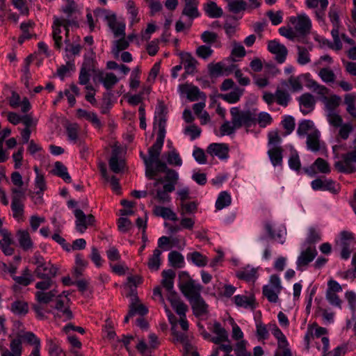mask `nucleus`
Here are the masks:
<instances>
[{
    "label": "nucleus",
    "mask_w": 356,
    "mask_h": 356,
    "mask_svg": "<svg viewBox=\"0 0 356 356\" xmlns=\"http://www.w3.org/2000/svg\"><path fill=\"white\" fill-rule=\"evenodd\" d=\"M320 132L318 130H312L307 136V147L312 152H316L321 149Z\"/></svg>",
    "instance_id": "obj_26"
},
{
    "label": "nucleus",
    "mask_w": 356,
    "mask_h": 356,
    "mask_svg": "<svg viewBox=\"0 0 356 356\" xmlns=\"http://www.w3.org/2000/svg\"><path fill=\"white\" fill-rule=\"evenodd\" d=\"M74 215L76 218V229L80 234L84 233L88 226H92L95 224V218L94 216L92 214L86 216L84 212L79 209L74 210Z\"/></svg>",
    "instance_id": "obj_9"
},
{
    "label": "nucleus",
    "mask_w": 356,
    "mask_h": 356,
    "mask_svg": "<svg viewBox=\"0 0 356 356\" xmlns=\"http://www.w3.org/2000/svg\"><path fill=\"white\" fill-rule=\"evenodd\" d=\"M16 236L19 247L24 251H29L33 249V242L31 238L30 234L27 230L19 229L17 232Z\"/></svg>",
    "instance_id": "obj_24"
},
{
    "label": "nucleus",
    "mask_w": 356,
    "mask_h": 356,
    "mask_svg": "<svg viewBox=\"0 0 356 356\" xmlns=\"http://www.w3.org/2000/svg\"><path fill=\"white\" fill-rule=\"evenodd\" d=\"M297 63L300 65H306L311 62L309 50L302 46L297 45Z\"/></svg>",
    "instance_id": "obj_51"
},
{
    "label": "nucleus",
    "mask_w": 356,
    "mask_h": 356,
    "mask_svg": "<svg viewBox=\"0 0 356 356\" xmlns=\"http://www.w3.org/2000/svg\"><path fill=\"white\" fill-rule=\"evenodd\" d=\"M341 101V97L337 95H332L330 97H324V98L322 99V102L325 104L327 113L335 112Z\"/></svg>",
    "instance_id": "obj_47"
},
{
    "label": "nucleus",
    "mask_w": 356,
    "mask_h": 356,
    "mask_svg": "<svg viewBox=\"0 0 356 356\" xmlns=\"http://www.w3.org/2000/svg\"><path fill=\"white\" fill-rule=\"evenodd\" d=\"M184 2L185 6L181 13L182 15L186 16L191 21L200 15L197 8L198 0H186Z\"/></svg>",
    "instance_id": "obj_20"
},
{
    "label": "nucleus",
    "mask_w": 356,
    "mask_h": 356,
    "mask_svg": "<svg viewBox=\"0 0 356 356\" xmlns=\"http://www.w3.org/2000/svg\"><path fill=\"white\" fill-rule=\"evenodd\" d=\"M75 24V20L64 19V17H54L52 24V38L54 42V48L60 50L63 47V38L61 35V27L65 31L66 38H68L69 27Z\"/></svg>",
    "instance_id": "obj_3"
},
{
    "label": "nucleus",
    "mask_w": 356,
    "mask_h": 356,
    "mask_svg": "<svg viewBox=\"0 0 356 356\" xmlns=\"http://www.w3.org/2000/svg\"><path fill=\"white\" fill-rule=\"evenodd\" d=\"M193 314L196 316H202L207 314L208 305L205 303L201 296L190 300Z\"/></svg>",
    "instance_id": "obj_27"
},
{
    "label": "nucleus",
    "mask_w": 356,
    "mask_h": 356,
    "mask_svg": "<svg viewBox=\"0 0 356 356\" xmlns=\"http://www.w3.org/2000/svg\"><path fill=\"white\" fill-rule=\"evenodd\" d=\"M282 289V286L279 276L272 275L270 277L269 283L263 286L262 293L268 302L277 303L279 302V295Z\"/></svg>",
    "instance_id": "obj_4"
},
{
    "label": "nucleus",
    "mask_w": 356,
    "mask_h": 356,
    "mask_svg": "<svg viewBox=\"0 0 356 356\" xmlns=\"http://www.w3.org/2000/svg\"><path fill=\"white\" fill-rule=\"evenodd\" d=\"M268 330L277 341V346L279 348H284L289 346V342L286 336L275 323H270L268 325Z\"/></svg>",
    "instance_id": "obj_31"
},
{
    "label": "nucleus",
    "mask_w": 356,
    "mask_h": 356,
    "mask_svg": "<svg viewBox=\"0 0 356 356\" xmlns=\"http://www.w3.org/2000/svg\"><path fill=\"white\" fill-rule=\"evenodd\" d=\"M229 10L234 14H238L241 11H244L250 8V4L248 5L245 0H229L228 2Z\"/></svg>",
    "instance_id": "obj_49"
},
{
    "label": "nucleus",
    "mask_w": 356,
    "mask_h": 356,
    "mask_svg": "<svg viewBox=\"0 0 356 356\" xmlns=\"http://www.w3.org/2000/svg\"><path fill=\"white\" fill-rule=\"evenodd\" d=\"M265 229L269 237L277 241L278 243L283 244L285 241L286 232L284 230H275L273 225L268 222L265 224Z\"/></svg>",
    "instance_id": "obj_37"
},
{
    "label": "nucleus",
    "mask_w": 356,
    "mask_h": 356,
    "mask_svg": "<svg viewBox=\"0 0 356 356\" xmlns=\"http://www.w3.org/2000/svg\"><path fill=\"white\" fill-rule=\"evenodd\" d=\"M153 213L156 216L161 217L165 220L172 221H177V214L169 207H163L161 205H154L153 207Z\"/></svg>",
    "instance_id": "obj_30"
},
{
    "label": "nucleus",
    "mask_w": 356,
    "mask_h": 356,
    "mask_svg": "<svg viewBox=\"0 0 356 356\" xmlns=\"http://www.w3.org/2000/svg\"><path fill=\"white\" fill-rule=\"evenodd\" d=\"M314 123L312 120H305L300 122L298 124L297 134L299 136H305L309 133V131L313 128Z\"/></svg>",
    "instance_id": "obj_63"
},
{
    "label": "nucleus",
    "mask_w": 356,
    "mask_h": 356,
    "mask_svg": "<svg viewBox=\"0 0 356 356\" xmlns=\"http://www.w3.org/2000/svg\"><path fill=\"white\" fill-rule=\"evenodd\" d=\"M197 209V204L195 202H184L180 203V214L184 216L186 215L194 214Z\"/></svg>",
    "instance_id": "obj_60"
},
{
    "label": "nucleus",
    "mask_w": 356,
    "mask_h": 356,
    "mask_svg": "<svg viewBox=\"0 0 356 356\" xmlns=\"http://www.w3.org/2000/svg\"><path fill=\"white\" fill-rule=\"evenodd\" d=\"M175 277V273L174 270L170 269L163 270L162 272V281L161 284L163 287L165 289L168 293V296L172 294L177 293L174 291V279Z\"/></svg>",
    "instance_id": "obj_22"
},
{
    "label": "nucleus",
    "mask_w": 356,
    "mask_h": 356,
    "mask_svg": "<svg viewBox=\"0 0 356 356\" xmlns=\"http://www.w3.org/2000/svg\"><path fill=\"white\" fill-rule=\"evenodd\" d=\"M317 255V251L315 247H309L302 251L297 259V268L300 269L302 266H307Z\"/></svg>",
    "instance_id": "obj_18"
},
{
    "label": "nucleus",
    "mask_w": 356,
    "mask_h": 356,
    "mask_svg": "<svg viewBox=\"0 0 356 356\" xmlns=\"http://www.w3.org/2000/svg\"><path fill=\"white\" fill-rule=\"evenodd\" d=\"M81 68L92 72L95 75V77H96L99 70L97 67V63L95 60V54L92 50H91V54L89 56H85Z\"/></svg>",
    "instance_id": "obj_39"
},
{
    "label": "nucleus",
    "mask_w": 356,
    "mask_h": 356,
    "mask_svg": "<svg viewBox=\"0 0 356 356\" xmlns=\"http://www.w3.org/2000/svg\"><path fill=\"white\" fill-rule=\"evenodd\" d=\"M187 260L198 267H204L207 265V257L197 251L189 252L186 255Z\"/></svg>",
    "instance_id": "obj_40"
},
{
    "label": "nucleus",
    "mask_w": 356,
    "mask_h": 356,
    "mask_svg": "<svg viewBox=\"0 0 356 356\" xmlns=\"http://www.w3.org/2000/svg\"><path fill=\"white\" fill-rule=\"evenodd\" d=\"M300 110L303 115H307L311 113L315 107L316 100L314 97L309 93H303L298 98Z\"/></svg>",
    "instance_id": "obj_15"
},
{
    "label": "nucleus",
    "mask_w": 356,
    "mask_h": 356,
    "mask_svg": "<svg viewBox=\"0 0 356 356\" xmlns=\"http://www.w3.org/2000/svg\"><path fill=\"white\" fill-rule=\"evenodd\" d=\"M207 152L212 156H217L221 160L229 157V148L224 143H211L207 147Z\"/></svg>",
    "instance_id": "obj_16"
},
{
    "label": "nucleus",
    "mask_w": 356,
    "mask_h": 356,
    "mask_svg": "<svg viewBox=\"0 0 356 356\" xmlns=\"http://www.w3.org/2000/svg\"><path fill=\"white\" fill-rule=\"evenodd\" d=\"M232 203L230 194L227 191H221L216 201L215 207L217 210H222L229 207Z\"/></svg>",
    "instance_id": "obj_50"
},
{
    "label": "nucleus",
    "mask_w": 356,
    "mask_h": 356,
    "mask_svg": "<svg viewBox=\"0 0 356 356\" xmlns=\"http://www.w3.org/2000/svg\"><path fill=\"white\" fill-rule=\"evenodd\" d=\"M290 22L292 24L295 31L300 35H306L310 33L312 21L305 13L291 17Z\"/></svg>",
    "instance_id": "obj_8"
},
{
    "label": "nucleus",
    "mask_w": 356,
    "mask_h": 356,
    "mask_svg": "<svg viewBox=\"0 0 356 356\" xmlns=\"http://www.w3.org/2000/svg\"><path fill=\"white\" fill-rule=\"evenodd\" d=\"M230 113L232 121L238 128L242 126L250 127L257 122L256 115L250 111H239L237 107L232 108Z\"/></svg>",
    "instance_id": "obj_6"
},
{
    "label": "nucleus",
    "mask_w": 356,
    "mask_h": 356,
    "mask_svg": "<svg viewBox=\"0 0 356 356\" xmlns=\"http://www.w3.org/2000/svg\"><path fill=\"white\" fill-rule=\"evenodd\" d=\"M328 18L332 25L331 35H337V33H339L340 29L342 27V24L339 17V10L334 6H330L328 12Z\"/></svg>",
    "instance_id": "obj_23"
},
{
    "label": "nucleus",
    "mask_w": 356,
    "mask_h": 356,
    "mask_svg": "<svg viewBox=\"0 0 356 356\" xmlns=\"http://www.w3.org/2000/svg\"><path fill=\"white\" fill-rule=\"evenodd\" d=\"M276 102L282 106H287L290 102L291 97L290 94L282 89H277L275 91Z\"/></svg>",
    "instance_id": "obj_61"
},
{
    "label": "nucleus",
    "mask_w": 356,
    "mask_h": 356,
    "mask_svg": "<svg viewBox=\"0 0 356 356\" xmlns=\"http://www.w3.org/2000/svg\"><path fill=\"white\" fill-rule=\"evenodd\" d=\"M168 300L170 301L172 307L179 316V317L186 316L187 306L182 301H181L177 293H172L168 296Z\"/></svg>",
    "instance_id": "obj_28"
},
{
    "label": "nucleus",
    "mask_w": 356,
    "mask_h": 356,
    "mask_svg": "<svg viewBox=\"0 0 356 356\" xmlns=\"http://www.w3.org/2000/svg\"><path fill=\"white\" fill-rule=\"evenodd\" d=\"M306 4L309 8L321 7L320 10L315 11L316 18L320 26L325 30H327V24L325 19V10L328 6V0H307Z\"/></svg>",
    "instance_id": "obj_10"
},
{
    "label": "nucleus",
    "mask_w": 356,
    "mask_h": 356,
    "mask_svg": "<svg viewBox=\"0 0 356 356\" xmlns=\"http://www.w3.org/2000/svg\"><path fill=\"white\" fill-rule=\"evenodd\" d=\"M95 15L104 18L115 37H124L125 24L118 22L115 14L108 13L106 10H96Z\"/></svg>",
    "instance_id": "obj_5"
},
{
    "label": "nucleus",
    "mask_w": 356,
    "mask_h": 356,
    "mask_svg": "<svg viewBox=\"0 0 356 356\" xmlns=\"http://www.w3.org/2000/svg\"><path fill=\"white\" fill-rule=\"evenodd\" d=\"M212 332L216 336L212 337L211 341L216 343L220 344L223 341H228V334L226 330L222 327L221 324L218 322H215L213 325Z\"/></svg>",
    "instance_id": "obj_29"
},
{
    "label": "nucleus",
    "mask_w": 356,
    "mask_h": 356,
    "mask_svg": "<svg viewBox=\"0 0 356 356\" xmlns=\"http://www.w3.org/2000/svg\"><path fill=\"white\" fill-rule=\"evenodd\" d=\"M96 78L99 79L106 90L111 89L118 81L119 79L113 72L104 73L102 70H98ZM95 80V77H94Z\"/></svg>",
    "instance_id": "obj_19"
},
{
    "label": "nucleus",
    "mask_w": 356,
    "mask_h": 356,
    "mask_svg": "<svg viewBox=\"0 0 356 356\" xmlns=\"http://www.w3.org/2000/svg\"><path fill=\"white\" fill-rule=\"evenodd\" d=\"M166 121L165 108L163 105H159L156 108L154 117V124H157L159 128L157 137L154 145L149 148V157L147 158V162L149 163L152 161L157 160L159 161L165 137Z\"/></svg>",
    "instance_id": "obj_2"
},
{
    "label": "nucleus",
    "mask_w": 356,
    "mask_h": 356,
    "mask_svg": "<svg viewBox=\"0 0 356 356\" xmlns=\"http://www.w3.org/2000/svg\"><path fill=\"white\" fill-rule=\"evenodd\" d=\"M213 53V50L211 49V46L207 44L199 46L195 51L196 55L204 60H207L212 56Z\"/></svg>",
    "instance_id": "obj_64"
},
{
    "label": "nucleus",
    "mask_w": 356,
    "mask_h": 356,
    "mask_svg": "<svg viewBox=\"0 0 356 356\" xmlns=\"http://www.w3.org/2000/svg\"><path fill=\"white\" fill-rule=\"evenodd\" d=\"M126 8L128 14L129 15L130 22L132 24L138 22L139 18L138 17V10L136 7L135 3L132 0H125Z\"/></svg>",
    "instance_id": "obj_57"
},
{
    "label": "nucleus",
    "mask_w": 356,
    "mask_h": 356,
    "mask_svg": "<svg viewBox=\"0 0 356 356\" xmlns=\"http://www.w3.org/2000/svg\"><path fill=\"white\" fill-rule=\"evenodd\" d=\"M58 272V268L51 263H44L36 266L34 274L38 278L54 277Z\"/></svg>",
    "instance_id": "obj_17"
},
{
    "label": "nucleus",
    "mask_w": 356,
    "mask_h": 356,
    "mask_svg": "<svg viewBox=\"0 0 356 356\" xmlns=\"http://www.w3.org/2000/svg\"><path fill=\"white\" fill-rule=\"evenodd\" d=\"M243 92L244 89L236 86L231 92L221 95V98L229 104H235L240 100Z\"/></svg>",
    "instance_id": "obj_45"
},
{
    "label": "nucleus",
    "mask_w": 356,
    "mask_h": 356,
    "mask_svg": "<svg viewBox=\"0 0 356 356\" xmlns=\"http://www.w3.org/2000/svg\"><path fill=\"white\" fill-rule=\"evenodd\" d=\"M145 174L154 180L149 184V195L152 196V202H156L160 204H168L172 201L170 193L175 190L179 180L177 171L167 167L165 163L159 159L151 163L145 158Z\"/></svg>",
    "instance_id": "obj_1"
},
{
    "label": "nucleus",
    "mask_w": 356,
    "mask_h": 356,
    "mask_svg": "<svg viewBox=\"0 0 356 356\" xmlns=\"http://www.w3.org/2000/svg\"><path fill=\"white\" fill-rule=\"evenodd\" d=\"M111 170L115 173H119L124 168V160L120 147L115 146L112 149L111 156L108 161Z\"/></svg>",
    "instance_id": "obj_13"
},
{
    "label": "nucleus",
    "mask_w": 356,
    "mask_h": 356,
    "mask_svg": "<svg viewBox=\"0 0 356 356\" xmlns=\"http://www.w3.org/2000/svg\"><path fill=\"white\" fill-rule=\"evenodd\" d=\"M311 186L314 191H327L333 194H337L340 191L339 184L330 179H315L311 182Z\"/></svg>",
    "instance_id": "obj_11"
},
{
    "label": "nucleus",
    "mask_w": 356,
    "mask_h": 356,
    "mask_svg": "<svg viewBox=\"0 0 356 356\" xmlns=\"http://www.w3.org/2000/svg\"><path fill=\"white\" fill-rule=\"evenodd\" d=\"M236 277L240 280L254 282L258 277L257 268L246 266L236 272Z\"/></svg>",
    "instance_id": "obj_34"
},
{
    "label": "nucleus",
    "mask_w": 356,
    "mask_h": 356,
    "mask_svg": "<svg viewBox=\"0 0 356 356\" xmlns=\"http://www.w3.org/2000/svg\"><path fill=\"white\" fill-rule=\"evenodd\" d=\"M179 56L181 63L184 65L185 72L188 74H193L196 71L197 60L190 53L181 52Z\"/></svg>",
    "instance_id": "obj_21"
},
{
    "label": "nucleus",
    "mask_w": 356,
    "mask_h": 356,
    "mask_svg": "<svg viewBox=\"0 0 356 356\" xmlns=\"http://www.w3.org/2000/svg\"><path fill=\"white\" fill-rule=\"evenodd\" d=\"M56 302L55 309L57 310L56 315L59 317L63 316L65 320H70L72 318V313L61 298V295L56 296Z\"/></svg>",
    "instance_id": "obj_35"
},
{
    "label": "nucleus",
    "mask_w": 356,
    "mask_h": 356,
    "mask_svg": "<svg viewBox=\"0 0 356 356\" xmlns=\"http://www.w3.org/2000/svg\"><path fill=\"white\" fill-rule=\"evenodd\" d=\"M268 50L275 56V60L279 63H283L286 60L288 50L286 47L276 40L268 42Z\"/></svg>",
    "instance_id": "obj_14"
},
{
    "label": "nucleus",
    "mask_w": 356,
    "mask_h": 356,
    "mask_svg": "<svg viewBox=\"0 0 356 356\" xmlns=\"http://www.w3.org/2000/svg\"><path fill=\"white\" fill-rule=\"evenodd\" d=\"M282 152L283 149L282 147L269 148L268 155L274 167L281 166L282 165Z\"/></svg>",
    "instance_id": "obj_43"
},
{
    "label": "nucleus",
    "mask_w": 356,
    "mask_h": 356,
    "mask_svg": "<svg viewBox=\"0 0 356 356\" xmlns=\"http://www.w3.org/2000/svg\"><path fill=\"white\" fill-rule=\"evenodd\" d=\"M289 166V168L296 171L299 172L301 169V163L300 159L298 155V153L296 150H293L291 152V155L289 156V161H288Z\"/></svg>",
    "instance_id": "obj_62"
},
{
    "label": "nucleus",
    "mask_w": 356,
    "mask_h": 356,
    "mask_svg": "<svg viewBox=\"0 0 356 356\" xmlns=\"http://www.w3.org/2000/svg\"><path fill=\"white\" fill-rule=\"evenodd\" d=\"M161 254V250L156 248L153 250L152 254L149 255L147 265L151 271H157L160 268Z\"/></svg>",
    "instance_id": "obj_36"
},
{
    "label": "nucleus",
    "mask_w": 356,
    "mask_h": 356,
    "mask_svg": "<svg viewBox=\"0 0 356 356\" xmlns=\"http://www.w3.org/2000/svg\"><path fill=\"white\" fill-rule=\"evenodd\" d=\"M318 76L325 83H332L335 81L336 75L332 70L329 67H323L318 72Z\"/></svg>",
    "instance_id": "obj_56"
},
{
    "label": "nucleus",
    "mask_w": 356,
    "mask_h": 356,
    "mask_svg": "<svg viewBox=\"0 0 356 356\" xmlns=\"http://www.w3.org/2000/svg\"><path fill=\"white\" fill-rule=\"evenodd\" d=\"M353 240L354 235L352 232L342 231L339 234V239L336 240L334 250H337L338 247L351 246Z\"/></svg>",
    "instance_id": "obj_46"
},
{
    "label": "nucleus",
    "mask_w": 356,
    "mask_h": 356,
    "mask_svg": "<svg viewBox=\"0 0 356 356\" xmlns=\"http://www.w3.org/2000/svg\"><path fill=\"white\" fill-rule=\"evenodd\" d=\"M309 73L301 74L297 76H291L288 79V83L293 92H299L302 90V82L304 78H308Z\"/></svg>",
    "instance_id": "obj_44"
},
{
    "label": "nucleus",
    "mask_w": 356,
    "mask_h": 356,
    "mask_svg": "<svg viewBox=\"0 0 356 356\" xmlns=\"http://www.w3.org/2000/svg\"><path fill=\"white\" fill-rule=\"evenodd\" d=\"M34 25L35 23L32 20L24 22L20 24V29L22 32V35L19 39V42H23L25 40L31 38L30 31L33 29Z\"/></svg>",
    "instance_id": "obj_54"
},
{
    "label": "nucleus",
    "mask_w": 356,
    "mask_h": 356,
    "mask_svg": "<svg viewBox=\"0 0 356 356\" xmlns=\"http://www.w3.org/2000/svg\"><path fill=\"white\" fill-rule=\"evenodd\" d=\"M333 39V41H330L328 39H323L322 40V44L323 45L327 46L330 49L335 50V51H339L342 49L343 44L341 41L339 33H337L336 35H331Z\"/></svg>",
    "instance_id": "obj_58"
},
{
    "label": "nucleus",
    "mask_w": 356,
    "mask_h": 356,
    "mask_svg": "<svg viewBox=\"0 0 356 356\" xmlns=\"http://www.w3.org/2000/svg\"><path fill=\"white\" fill-rule=\"evenodd\" d=\"M58 291L55 289L45 292V291H36L35 297L38 303L48 304L54 297L57 296Z\"/></svg>",
    "instance_id": "obj_48"
},
{
    "label": "nucleus",
    "mask_w": 356,
    "mask_h": 356,
    "mask_svg": "<svg viewBox=\"0 0 356 356\" xmlns=\"http://www.w3.org/2000/svg\"><path fill=\"white\" fill-rule=\"evenodd\" d=\"M203 10L209 18H220L223 15L222 9L214 1H209L204 4Z\"/></svg>",
    "instance_id": "obj_33"
},
{
    "label": "nucleus",
    "mask_w": 356,
    "mask_h": 356,
    "mask_svg": "<svg viewBox=\"0 0 356 356\" xmlns=\"http://www.w3.org/2000/svg\"><path fill=\"white\" fill-rule=\"evenodd\" d=\"M246 54L244 47L239 42H234L232 43V49L231 51L230 57L234 62L243 58Z\"/></svg>",
    "instance_id": "obj_52"
},
{
    "label": "nucleus",
    "mask_w": 356,
    "mask_h": 356,
    "mask_svg": "<svg viewBox=\"0 0 356 356\" xmlns=\"http://www.w3.org/2000/svg\"><path fill=\"white\" fill-rule=\"evenodd\" d=\"M235 305L238 307L254 309L256 307L253 296L236 295L234 297Z\"/></svg>",
    "instance_id": "obj_25"
},
{
    "label": "nucleus",
    "mask_w": 356,
    "mask_h": 356,
    "mask_svg": "<svg viewBox=\"0 0 356 356\" xmlns=\"http://www.w3.org/2000/svg\"><path fill=\"white\" fill-rule=\"evenodd\" d=\"M51 173L61 178L66 183L72 181V178L68 173L67 167L60 161H56L54 163Z\"/></svg>",
    "instance_id": "obj_32"
},
{
    "label": "nucleus",
    "mask_w": 356,
    "mask_h": 356,
    "mask_svg": "<svg viewBox=\"0 0 356 356\" xmlns=\"http://www.w3.org/2000/svg\"><path fill=\"white\" fill-rule=\"evenodd\" d=\"M76 115L79 118L86 119L97 127L101 126V122L95 112L88 111L82 108L76 110Z\"/></svg>",
    "instance_id": "obj_41"
},
{
    "label": "nucleus",
    "mask_w": 356,
    "mask_h": 356,
    "mask_svg": "<svg viewBox=\"0 0 356 356\" xmlns=\"http://www.w3.org/2000/svg\"><path fill=\"white\" fill-rule=\"evenodd\" d=\"M168 261L175 268H182L184 264V256L177 251H172L168 254Z\"/></svg>",
    "instance_id": "obj_55"
},
{
    "label": "nucleus",
    "mask_w": 356,
    "mask_h": 356,
    "mask_svg": "<svg viewBox=\"0 0 356 356\" xmlns=\"http://www.w3.org/2000/svg\"><path fill=\"white\" fill-rule=\"evenodd\" d=\"M334 167L340 172L353 173L356 171V147L341 155V159L335 162Z\"/></svg>",
    "instance_id": "obj_7"
},
{
    "label": "nucleus",
    "mask_w": 356,
    "mask_h": 356,
    "mask_svg": "<svg viewBox=\"0 0 356 356\" xmlns=\"http://www.w3.org/2000/svg\"><path fill=\"white\" fill-rule=\"evenodd\" d=\"M13 218L18 222L24 220V205L23 202H11Z\"/></svg>",
    "instance_id": "obj_59"
},
{
    "label": "nucleus",
    "mask_w": 356,
    "mask_h": 356,
    "mask_svg": "<svg viewBox=\"0 0 356 356\" xmlns=\"http://www.w3.org/2000/svg\"><path fill=\"white\" fill-rule=\"evenodd\" d=\"M10 309L15 315L25 316L29 312V305L24 300H17L11 303Z\"/></svg>",
    "instance_id": "obj_42"
},
{
    "label": "nucleus",
    "mask_w": 356,
    "mask_h": 356,
    "mask_svg": "<svg viewBox=\"0 0 356 356\" xmlns=\"http://www.w3.org/2000/svg\"><path fill=\"white\" fill-rule=\"evenodd\" d=\"M186 97L191 102L197 101L199 99L206 101V95L201 92L196 86L187 88L186 91Z\"/></svg>",
    "instance_id": "obj_53"
},
{
    "label": "nucleus",
    "mask_w": 356,
    "mask_h": 356,
    "mask_svg": "<svg viewBox=\"0 0 356 356\" xmlns=\"http://www.w3.org/2000/svg\"><path fill=\"white\" fill-rule=\"evenodd\" d=\"M179 289L189 301L200 296L201 286L193 280L180 283Z\"/></svg>",
    "instance_id": "obj_12"
},
{
    "label": "nucleus",
    "mask_w": 356,
    "mask_h": 356,
    "mask_svg": "<svg viewBox=\"0 0 356 356\" xmlns=\"http://www.w3.org/2000/svg\"><path fill=\"white\" fill-rule=\"evenodd\" d=\"M200 38L207 45L213 44L216 48H220L222 46L220 41L218 40V35L215 32L205 31L200 35Z\"/></svg>",
    "instance_id": "obj_38"
}]
</instances>
